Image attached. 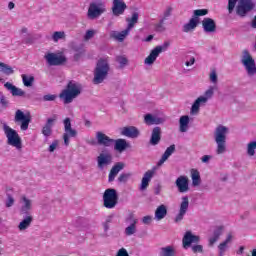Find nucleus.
<instances>
[{"instance_id": "obj_19", "label": "nucleus", "mask_w": 256, "mask_h": 256, "mask_svg": "<svg viewBox=\"0 0 256 256\" xmlns=\"http://www.w3.org/2000/svg\"><path fill=\"white\" fill-rule=\"evenodd\" d=\"M127 11V4L123 0L112 1V13L115 17L123 15Z\"/></svg>"}, {"instance_id": "obj_27", "label": "nucleus", "mask_w": 256, "mask_h": 256, "mask_svg": "<svg viewBox=\"0 0 256 256\" xmlns=\"http://www.w3.org/2000/svg\"><path fill=\"white\" fill-rule=\"evenodd\" d=\"M123 169H125V163L117 162L110 170L108 181L110 183L115 181V177H117V175H119L120 171H123Z\"/></svg>"}, {"instance_id": "obj_3", "label": "nucleus", "mask_w": 256, "mask_h": 256, "mask_svg": "<svg viewBox=\"0 0 256 256\" xmlns=\"http://www.w3.org/2000/svg\"><path fill=\"white\" fill-rule=\"evenodd\" d=\"M216 86H209L208 89L205 90L204 95H200L192 104L190 109L191 115H199V111H201V107H205L207 103H209L210 99H213V95H215Z\"/></svg>"}, {"instance_id": "obj_52", "label": "nucleus", "mask_w": 256, "mask_h": 256, "mask_svg": "<svg viewBox=\"0 0 256 256\" xmlns=\"http://www.w3.org/2000/svg\"><path fill=\"white\" fill-rule=\"evenodd\" d=\"M58 147H59V140H54V141L50 144V146H49V148H48L49 153H53V151H55V149H57Z\"/></svg>"}, {"instance_id": "obj_37", "label": "nucleus", "mask_w": 256, "mask_h": 256, "mask_svg": "<svg viewBox=\"0 0 256 256\" xmlns=\"http://www.w3.org/2000/svg\"><path fill=\"white\" fill-rule=\"evenodd\" d=\"M159 141H161V128L155 127L152 131L150 143L151 145H157Z\"/></svg>"}, {"instance_id": "obj_10", "label": "nucleus", "mask_w": 256, "mask_h": 256, "mask_svg": "<svg viewBox=\"0 0 256 256\" xmlns=\"http://www.w3.org/2000/svg\"><path fill=\"white\" fill-rule=\"evenodd\" d=\"M166 49L167 44H164L163 46H156L154 49L150 51V54L144 59V65H146L147 67H151L155 63V61H157L159 55H161L163 51H166Z\"/></svg>"}, {"instance_id": "obj_21", "label": "nucleus", "mask_w": 256, "mask_h": 256, "mask_svg": "<svg viewBox=\"0 0 256 256\" xmlns=\"http://www.w3.org/2000/svg\"><path fill=\"white\" fill-rule=\"evenodd\" d=\"M20 211L21 213H29L33 209V200H31L29 197L22 195L20 197Z\"/></svg>"}, {"instance_id": "obj_11", "label": "nucleus", "mask_w": 256, "mask_h": 256, "mask_svg": "<svg viewBox=\"0 0 256 256\" xmlns=\"http://www.w3.org/2000/svg\"><path fill=\"white\" fill-rule=\"evenodd\" d=\"M14 121L20 124L21 131H27L29 124L31 123V115L25 114L21 110H17L15 113Z\"/></svg>"}, {"instance_id": "obj_45", "label": "nucleus", "mask_w": 256, "mask_h": 256, "mask_svg": "<svg viewBox=\"0 0 256 256\" xmlns=\"http://www.w3.org/2000/svg\"><path fill=\"white\" fill-rule=\"evenodd\" d=\"M137 217H135V214L130 213L128 217L126 218V222L129 223V225H137L138 223Z\"/></svg>"}, {"instance_id": "obj_49", "label": "nucleus", "mask_w": 256, "mask_h": 256, "mask_svg": "<svg viewBox=\"0 0 256 256\" xmlns=\"http://www.w3.org/2000/svg\"><path fill=\"white\" fill-rule=\"evenodd\" d=\"M5 205L6 207H13V205H15V198L13 196H11V194L7 195V198L5 200Z\"/></svg>"}, {"instance_id": "obj_7", "label": "nucleus", "mask_w": 256, "mask_h": 256, "mask_svg": "<svg viewBox=\"0 0 256 256\" xmlns=\"http://www.w3.org/2000/svg\"><path fill=\"white\" fill-rule=\"evenodd\" d=\"M106 11L107 3L105 0H94L88 8V17L89 19H97V17H101Z\"/></svg>"}, {"instance_id": "obj_39", "label": "nucleus", "mask_w": 256, "mask_h": 256, "mask_svg": "<svg viewBox=\"0 0 256 256\" xmlns=\"http://www.w3.org/2000/svg\"><path fill=\"white\" fill-rule=\"evenodd\" d=\"M33 222V216H26L23 221H21L18 225L19 231H25V229H29V226Z\"/></svg>"}, {"instance_id": "obj_64", "label": "nucleus", "mask_w": 256, "mask_h": 256, "mask_svg": "<svg viewBox=\"0 0 256 256\" xmlns=\"http://www.w3.org/2000/svg\"><path fill=\"white\" fill-rule=\"evenodd\" d=\"M0 103H1V105H4V106L7 105L8 102H7V99H5V96L1 97Z\"/></svg>"}, {"instance_id": "obj_59", "label": "nucleus", "mask_w": 256, "mask_h": 256, "mask_svg": "<svg viewBox=\"0 0 256 256\" xmlns=\"http://www.w3.org/2000/svg\"><path fill=\"white\" fill-rule=\"evenodd\" d=\"M153 221V217L152 216H144L142 218V222L144 223V225H150V223Z\"/></svg>"}, {"instance_id": "obj_31", "label": "nucleus", "mask_w": 256, "mask_h": 256, "mask_svg": "<svg viewBox=\"0 0 256 256\" xmlns=\"http://www.w3.org/2000/svg\"><path fill=\"white\" fill-rule=\"evenodd\" d=\"M129 33H131V32L126 28L125 30H123L121 32L112 31L110 35L113 39L122 43V41H125V39L129 35Z\"/></svg>"}, {"instance_id": "obj_57", "label": "nucleus", "mask_w": 256, "mask_h": 256, "mask_svg": "<svg viewBox=\"0 0 256 256\" xmlns=\"http://www.w3.org/2000/svg\"><path fill=\"white\" fill-rule=\"evenodd\" d=\"M193 253H203V246L202 245H194L192 246Z\"/></svg>"}, {"instance_id": "obj_58", "label": "nucleus", "mask_w": 256, "mask_h": 256, "mask_svg": "<svg viewBox=\"0 0 256 256\" xmlns=\"http://www.w3.org/2000/svg\"><path fill=\"white\" fill-rule=\"evenodd\" d=\"M116 256H129V252H127V249L121 248L117 251Z\"/></svg>"}, {"instance_id": "obj_8", "label": "nucleus", "mask_w": 256, "mask_h": 256, "mask_svg": "<svg viewBox=\"0 0 256 256\" xmlns=\"http://www.w3.org/2000/svg\"><path fill=\"white\" fill-rule=\"evenodd\" d=\"M241 63L245 67L248 77H254L256 75L255 60L247 51L243 52Z\"/></svg>"}, {"instance_id": "obj_28", "label": "nucleus", "mask_w": 256, "mask_h": 256, "mask_svg": "<svg viewBox=\"0 0 256 256\" xmlns=\"http://www.w3.org/2000/svg\"><path fill=\"white\" fill-rule=\"evenodd\" d=\"M5 89L11 93L13 97H25V92L23 89L18 88L17 86L13 85L10 82H6L4 84Z\"/></svg>"}, {"instance_id": "obj_42", "label": "nucleus", "mask_w": 256, "mask_h": 256, "mask_svg": "<svg viewBox=\"0 0 256 256\" xmlns=\"http://www.w3.org/2000/svg\"><path fill=\"white\" fill-rule=\"evenodd\" d=\"M22 81L25 87H31L33 85V81H35V77L23 74Z\"/></svg>"}, {"instance_id": "obj_22", "label": "nucleus", "mask_w": 256, "mask_h": 256, "mask_svg": "<svg viewBox=\"0 0 256 256\" xmlns=\"http://www.w3.org/2000/svg\"><path fill=\"white\" fill-rule=\"evenodd\" d=\"M96 141L98 145H102L103 147H111L115 140L111 139L103 132H96Z\"/></svg>"}, {"instance_id": "obj_4", "label": "nucleus", "mask_w": 256, "mask_h": 256, "mask_svg": "<svg viewBox=\"0 0 256 256\" xmlns=\"http://www.w3.org/2000/svg\"><path fill=\"white\" fill-rule=\"evenodd\" d=\"M81 95V85L75 82H69L66 89H64L59 97L65 103V105L69 103H73V99H77Z\"/></svg>"}, {"instance_id": "obj_32", "label": "nucleus", "mask_w": 256, "mask_h": 256, "mask_svg": "<svg viewBox=\"0 0 256 256\" xmlns=\"http://www.w3.org/2000/svg\"><path fill=\"white\" fill-rule=\"evenodd\" d=\"M159 255L160 256H175V255H177V250L175 249V246L168 245V246L160 248Z\"/></svg>"}, {"instance_id": "obj_20", "label": "nucleus", "mask_w": 256, "mask_h": 256, "mask_svg": "<svg viewBox=\"0 0 256 256\" xmlns=\"http://www.w3.org/2000/svg\"><path fill=\"white\" fill-rule=\"evenodd\" d=\"M112 161H113V156H111V154L107 152L100 153L99 156L97 157L98 168L105 169L107 165H111Z\"/></svg>"}, {"instance_id": "obj_36", "label": "nucleus", "mask_w": 256, "mask_h": 256, "mask_svg": "<svg viewBox=\"0 0 256 256\" xmlns=\"http://www.w3.org/2000/svg\"><path fill=\"white\" fill-rule=\"evenodd\" d=\"M126 21L128 23L126 29L131 32V29H133V27H135V25H137V23L139 22V13L133 12L132 16L130 18H127Z\"/></svg>"}, {"instance_id": "obj_1", "label": "nucleus", "mask_w": 256, "mask_h": 256, "mask_svg": "<svg viewBox=\"0 0 256 256\" xmlns=\"http://www.w3.org/2000/svg\"><path fill=\"white\" fill-rule=\"evenodd\" d=\"M173 153H175V145H171L166 149L161 159L157 162V166H154L151 170L145 172L140 184V191H145V189L149 187V183H151V179H153V175H155L157 167H161L163 163L169 159L170 155H173Z\"/></svg>"}, {"instance_id": "obj_51", "label": "nucleus", "mask_w": 256, "mask_h": 256, "mask_svg": "<svg viewBox=\"0 0 256 256\" xmlns=\"http://www.w3.org/2000/svg\"><path fill=\"white\" fill-rule=\"evenodd\" d=\"M239 0H228V13H233L235 11V6Z\"/></svg>"}, {"instance_id": "obj_9", "label": "nucleus", "mask_w": 256, "mask_h": 256, "mask_svg": "<svg viewBox=\"0 0 256 256\" xmlns=\"http://www.w3.org/2000/svg\"><path fill=\"white\" fill-rule=\"evenodd\" d=\"M118 200L119 196L117 195V190L113 188H108L105 190L103 194V201L104 207H106V209H114Z\"/></svg>"}, {"instance_id": "obj_54", "label": "nucleus", "mask_w": 256, "mask_h": 256, "mask_svg": "<svg viewBox=\"0 0 256 256\" xmlns=\"http://www.w3.org/2000/svg\"><path fill=\"white\" fill-rule=\"evenodd\" d=\"M171 13H173V8L167 7L163 13V18L165 21L167 20V17H171Z\"/></svg>"}, {"instance_id": "obj_5", "label": "nucleus", "mask_w": 256, "mask_h": 256, "mask_svg": "<svg viewBox=\"0 0 256 256\" xmlns=\"http://www.w3.org/2000/svg\"><path fill=\"white\" fill-rule=\"evenodd\" d=\"M2 127L7 139V143L11 147H15V149H22L23 143L21 142V137L19 136V133H17L13 128L7 125V123H3Z\"/></svg>"}, {"instance_id": "obj_2", "label": "nucleus", "mask_w": 256, "mask_h": 256, "mask_svg": "<svg viewBox=\"0 0 256 256\" xmlns=\"http://www.w3.org/2000/svg\"><path fill=\"white\" fill-rule=\"evenodd\" d=\"M227 135L229 128L224 125H218L214 130V141L216 143V154L223 155L227 151Z\"/></svg>"}, {"instance_id": "obj_40", "label": "nucleus", "mask_w": 256, "mask_h": 256, "mask_svg": "<svg viewBox=\"0 0 256 256\" xmlns=\"http://www.w3.org/2000/svg\"><path fill=\"white\" fill-rule=\"evenodd\" d=\"M0 71L1 73H4V75H13L15 73V70H13V67L3 62H0Z\"/></svg>"}, {"instance_id": "obj_60", "label": "nucleus", "mask_w": 256, "mask_h": 256, "mask_svg": "<svg viewBox=\"0 0 256 256\" xmlns=\"http://www.w3.org/2000/svg\"><path fill=\"white\" fill-rule=\"evenodd\" d=\"M186 67H191L195 65V57L191 56L188 58V60L185 62Z\"/></svg>"}, {"instance_id": "obj_15", "label": "nucleus", "mask_w": 256, "mask_h": 256, "mask_svg": "<svg viewBox=\"0 0 256 256\" xmlns=\"http://www.w3.org/2000/svg\"><path fill=\"white\" fill-rule=\"evenodd\" d=\"M167 121V117L164 114H146L144 116V123L146 125H161Z\"/></svg>"}, {"instance_id": "obj_47", "label": "nucleus", "mask_w": 256, "mask_h": 256, "mask_svg": "<svg viewBox=\"0 0 256 256\" xmlns=\"http://www.w3.org/2000/svg\"><path fill=\"white\" fill-rule=\"evenodd\" d=\"M96 34L97 30H88L84 35V40L89 41L90 39H93V37H95Z\"/></svg>"}, {"instance_id": "obj_17", "label": "nucleus", "mask_w": 256, "mask_h": 256, "mask_svg": "<svg viewBox=\"0 0 256 256\" xmlns=\"http://www.w3.org/2000/svg\"><path fill=\"white\" fill-rule=\"evenodd\" d=\"M199 241H201V238L195 235L191 230H188L182 238V245L184 249H189L193 243H199Z\"/></svg>"}, {"instance_id": "obj_29", "label": "nucleus", "mask_w": 256, "mask_h": 256, "mask_svg": "<svg viewBox=\"0 0 256 256\" xmlns=\"http://www.w3.org/2000/svg\"><path fill=\"white\" fill-rule=\"evenodd\" d=\"M191 119L188 115H183L179 119V131L180 133H187L189 131V123Z\"/></svg>"}, {"instance_id": "obj_14", "label": "nucleus", "mask_w": 256, "mask_h": 256, "mask_svg": "<svg viewBox=\"0 0 256 256\" xmlns=\"http://www.w3.org/2000/svg\"><path fill=\"white\" fill-rule=\"evenodd\" d=\"M187 211H189V197L184 196L180 202L178 213L174 218L175 223H181V220L187 215Z\"/></svg>"}, {"instance_id": "obj_50", "label": "nucleus", "mask_w": 256, "mask_h": 256, "mask_svg": "<svg viewBox=\"0 0 256 256\" xmlns=\"http://www.w3.org/2000/svg\"><path fill=\"white\" fill-rule=\"evenodd\" d=\"M129 177H131V173H122L118 177L119 183H127L129 181Z\"/></svg>"}, {"instance_id": "obj_56", "label": "nucleus", "mask_w": 256, "mask_h": 256, "mask_svg": "<svg viewBox=\"0 0 256 256\" xmlns=\"http://www.w3.org/2000/svg\"><path fill=\"white\" fill-rule=\"evenodd\" d=\"M221 235H223V226L218 227L213 234V236L217 237L218 239L221 237Z\"/></svg>"}, {"instance_id": "obj_41", "label": "nucleus", "mask_w": 256, "mask_h": 256, "mask_svg": "<svg viewBox=\"0 0 256 256\" xmlns=\"http://www.w3.org/2000/svg\"><path fill=\"white\" fill-rule=\"evenodd\" d=\"M256 141H251L246 146V153L248 157H255Z\"/></svg>"}, {"instance_id": "obj_30", "label": "nucleus", "mask_w": 256, "mask_h": 256, "mask_svg": "<svg viewBox=\"0 0 256 256\" xmlns=\"http://www.w3.org/2000/svg\"><path fill=\"white\" fill-rule=\"evenodd\" d=\"M197 25H199V18H191L190 21L183 26L184 33H190V31H194L197 28Z\"/></svg>"}, {"instance_id": "obj_48", "label": "nucleus", "mask_w": 256, "mask_h": 256, "mask_svg": "<svg viewBox=\"0 0 256 256\" xmlns=\"http://www.w3.org/2000/svg\"><path fill=\"white\" fill-rule=\"evenodd\" d=\"M155 29H156V31H158V32H163V31H165V19H161L160 21H159V23H157L156 25H155Z\"/></svg>"}, {"instance_id": "obj_61", "label": "nucleus", "mask_w": 256, "mask_h": 256, "mask_svg": "<svg viewBox=\"0 0 256 256\" xmlns=\"http://www.w3.org/2000/svg\"><path fill=\"white\" fill-rule=\"evenodd\" d=\"M217 241H219V238L213 234V236L209 239V245L213 246L215 243H217Z\"/></svg>"}, {"instance_id": "obj_44", "label": "nucleus", "mask_w": 256, "mask_h": 256, "mask_svg": "<svg viewBox=\"0 0 256 256\" xmlns=\"http://www.w3.org/2000/svg\"><path fill=\"white\" fill-rule=\"evenodd\" d=\"M135 233H137V224H129V226L125 228V235L128 237L135 235Z\"/></svg>"}, {"instance_id": "obj_38", "label": "nucleus", "mask_w": 256, "mask_h": 256, "mask_svg": "<svg viewBox=\"0 0 256 256\" xmlns=\"http://www.w3.org/2000/svg\"><path fill=\"white\" fill-rule=\"evenodd\" d=\"M51 39L53 43H59V41H65L67 39V34H65V31H55L51 35Z\"/></svg>"}, {"instance_id": "obj_35", "label": "nucleus", "mask_w": 256, "mask_h": 256, "mask_svg": "<svg viewBox=\"0 0 256 256\" xmlns=\"http://www.w3.org/2000/svg\"><path fill=\"white\" fill-rule=\"evenodd\" d=\"M167 217V206L160 205L155 211V219L156 221H161Z\"/></svg>"}, {"instance_id": "obj_13", "label": "nucleus", "mask_w": 256, "mask_h": 256, "mask_svg": "<svg viewBox=\"0 0 256 256\" xmlns=\"http://www.w3.org/2000/svg\"><path fill=\"white\" fill-rule=\"evenodd\" d=\"M44 57L50 65H63L67 61L63 52L47 53Z\"/></svg>"}, {"instance_id": "obj_63", "label": "nucleus", "mask_w": 256, "mask_h": 256, "mask_svg": "<svg viewBox=\"0 0 256 256\" xmlns=\"http://www.w3.org/2000/svg\"><path fill=\"white\" fill-rule=\"evenodd\" d=\"M81 55H83V50L80 51V54H75L74 55L75 61H79V59H81Z\"/></svg>"}, {"instance_id": "obj_62", "label": "nucleus", "mask_w": 256, "mask_h": 256, "mask_svg": "<svg viewBox=\"0 0 256 256\" xmlns=\"http://www.w3.org/2000/svg\"><path fill=\"white\" fill-rule=\"evenodd\" d=\"M202 163H209V161H211V156L210 155H204L201 158Z\"/></svg>"}, {"instance_id": "obj_24", "label": "nucleus", "mask_w": 256, "mask_h": 256, "mask_svg": "<svg viewBox=\"0 0 256 256\" xmlns=\"http://www.w3.org/2000/svg\"><path fill=\"white\" fill-rule=\"evenodd\" d=\"M55 121H57V115H54L47 119L46 124L42 128V134L44 137H51V133H53V125H55Z\"/></svg>"}, {"instance_id": "obj_53", "label": "nucleus", "mask_w": 256, "mask_h": 256, "mask_svg": "<svg viewBox=\"0 0 256 256\" xmlns=\"http://www.w3.org/2000/svg\"><path fill=\"white\" fill-rule=\"evenodd\" d=\"M207 13H209L207 11V9H198V10L194 11L195 17H203V16L207 15Z\"/></svg>"}, {"instance_id": "obj_33", "label": "nucleus", "mask_w": 256, "mask_h": 256, "mask_svg": "<svg viewBox=\"0 0 256 256\" xmlns=\"http://www.w3.org/2000/svg\"><path fill=\"white\" fill-rule=\"evenodd\" d=\"M114 143H115L114 149L119 153H123L125 149L129 148V143H127V140L125 139H117L114 141Z\"/></svg>"}, {"instance_id": "obj_25", "label": "nucleus", "mask_w": 256, "mask_h": 256, "mask_svg": "<svg viewBox=\"0 0 256 256\" xmlns=\"http://www.w3.org/2000/svg\"><path fill=\"white\" fill-rule=\"evenodd\" d=\"M202 27L205 33H215L217 31V24L211 18H204L202 20Z\"/></svg>"}, {"instance_id": "obj_23", "label": "nucleus", "mask_w": 256, "mask_h": 256, "mask_svg": "<svg viewBox=\"0 0 256 256\" xmlns=\"http://www.w3.org/2000/svg\"><path fill=\"white\" fill-rule=\"evenodd\" d=\"M176 187L180 193H187L189 191V178L187 176H179L176 179Z\"/></svg>"}, {"instance_id": "obj_34", "label": "nucleus", "mask_w": 256, "mask_h": 256, "mask_svg": "<svg viewBox=\"0 0 256 256\" xmlns=\"http://www.w3.org/2000/svg\"><path fill=\"white\" fill-rule=\"evenodd\" d=\"M193 187H199L201 185V174L197 169H191L190 171Z\"/></svg>"}, {"instance_id": "obj_26", "label": "nucleus", "mask_w": 256, "mask_h": 256, "mask_svg": "<svg viewBox=\"0 0 256 256\" xmlns=\"http://www.w3.org/2000/svg\"><path fill=\"white\" fill-rule=\"evenodd\" d=\"M120 133L124 137H129L130 139H137V137H139V129L134 126L124 127L121 129Z\"/></svg>"}, {"instance_id": "obj_18", "label": "nucleus", "mask_w": 256, "mask_h": 256, "mask_svg": "<svg viewBox=\"0 0 256 256\" xmlns=\"http://www.w3.org/2000/svg\"><path fill=\"white\" fill-rule=\"evenodd\" d=\"M253 9V3L250 0H241L236 8L239 17H245Z\"/></svg>"}, {"instance_id": "obj_16", "label": "nucleus", "mask_w": 256, "mask_h": 256, "mask_svg": "<svg viewBox=\"0 0 256 256\" xmlns=\"http://www.w3.org/2000/svg\"><path fill=\"white\" fill-rule=\"evenodd\" d=\"M234 238L233 233L230 232L227 234L226 238L218 245L219 256H225V253L231 248V243H233Z\"/></svg>"}, {"instance_id": "obj_43", "label": "nucleus", "mask_w": 256, "mask_h": 256, "mask_svg": "<svg viewBox=\"0 0 256 256\" xmlns=\"http://www.w3.org/2000/svg\"><path fill=\"white\" fill-rule=\"evenodd\" d=\"M209 81L213 85H217V83H219V76L217 75V71L216 70H211L210 71V73H209Z\"/></svg>"}, {"instance_id": "obj_12", "label": "nucleus", "mask_w": 256, "mask_h": 256, "mask_svg": "<svg viewBox=\"0 0 256 256\" xmlns=\"http://www.w3.org/2000/svg\"><path fill=\"white\" fill-rule=\"evenodd\" d=\"M71 137H77V130L71 127V119L65 118L63 139H64V145H66V147H69V143H70L69 139H71Z\"/></svg>"}, {"instance_id": "obj_6", "label": "nucleus", "mask_w": 256, "mask_h": 256, "mask_svg": "<svg viewBox=\"0 0 256 256\" xmlns=\"http://www.w3.org/2000/svg\"><path fill=\"white\" fill-rule=\"evenodd\" d=\"M109 74V61L107 59H100L96 65L94 71V83L95 85H99L103 83Z\"/></svg>"}, {"instance_id": "obj_55", "label": "nucleus", "mask_w": 256, "mask_h": 256, "mask_svg": "<svg viewBox=\"0 0 256 256\" xmlns=\"http://www.w3.org/2000/svg\"><path fill=\"white\" fill-rule=\"evenodd\" d=\"M57 99V95L55 94H46L43 96V101H55Z\"/></svg>"}, {"instance_id": "obj_46", "label": "nucleus", "mask_w": 256, "mask_h": 256, "mask_svg": "<svg viewBox=\"0 0 256 256\" xmlns=\"http://www.w3.org/2000/svg\"><path fill=\"white\" fill-rule=\"evenodd\" d=\"M117 63H119L120 67L123 68L127 63H129V60H127V57L125 56H118L116 58Z\"/></svg>"}]
</instances>
